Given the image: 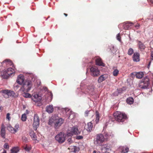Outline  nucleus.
<instances>
[{
  "instance_id": "17",
  "label": "nucleus",
  "mask_w": 153,
  "mask_h": 153,
  "mask_svg": "<svg viewBox=\"0 0 153 153\" xmlns=\"http://www.w3.org/2000/svg\"><path fill=\"white\" fill-rule=\"evenodd\" d=\"M96 64L99 66H104L105 65L102 62L101 59L99 57H97L96 59Z\"/></svg>"
},
{
  "instance_id": "21",
  "label": "nucleus",
  "mask_w": 153,
  "mask_h": 153,
  "mask_svg": "<svg viewBox=\"0 0 153 153\" xmlns=\"http://www.w3.org/2000/svg\"><path fill=\"white\" fill-rule=\"evenodd\" d=\"M93 127V125L91 122H90L87 124L86 129L88 131H91Z\"/></svg>"
},
{
  "instance_id": "29",
  "label": "nucleus",
  "mask_w": 153,
  "mask_h": 153,
  "mask_svg": "<svg viewBox=\"0 0 153 153\" xmlns=\"http://www.w3.org/2000/svg\"><path fill=\"white\" fill-rule=\"evenodd\" d=\"M3 63H5L7 65H13L12 62L9 60H6L3 62Z\"/></svg>"
},
{
  "instance_id": "42",
  "label": "nucleus",
  "mask_w": 153,
  "mask_h": 153,
  "mask_svg": "<svg viewBox=\"0 0 153 153\" xmlns=\"http://www.w3.org/2000/svg\"><path fill=\"white\" fill-rule=\"evenodd\" d=\"M10 114L9 113H8L7 114L6 119H7L9 121L10 120Z\"/></svg>"
},
{
  "instance_id": "58",
  "label": "nucleus",
  "mask_w": 153,
  "mask_h": 153,
  "mask_svg": "<svg viewBox=\"0 0 153 153\" xmlns=\"http://www.w3.org/2000/svg\"><path fill=\"white\" fill-rule=\"evenodd\" d=\"M97 153H100V152H97Z\"/></svg>"
},
{
  "instance_id": "23",
  "label": "nucleus",
  "mask_w": 153,
  "mask_h": 153,
  "mask_svg": "<svg viewBox=\"0 0 153 153\" xmlns=\"http://www.w3.org/2000/svg\"><path fill=\"white\" fill-rule=\"evenodd\" d=\"M120 149L121 150L122 153H127L128 152L129 150L128 148L126 146L121 147Z\"/></svg>"
},
{
  "instance_id": "27",
  "label": "nucleus",
  "mask_w": 153,
  "mask_h": 153,
  "mask_svg": "<svg viewBox=\"0 0 153 153\" xmlns=\"http://www.w3.org/2000/svg\"><path fill=\"white\" fill-rule=\"evenodd\" d=\"M14 92L13 91H11L9 90L7 95L5 96V98H7L9 96H14Z\"/></svg>"
},
{
  "instance_id": "40",
  "label": "nucleus",
  "mask_w": 153,
  "mask_h": 153,
  "mask_svg": "<svg viewBox=\"0 0 153 153\" xmlns=\"http://www.w3.org/2000/svg\"><path fill=\"white\" fill-rule=\"evenodd\" d=\"M104 136L106 138H105V140L107 139L110 136H111V134H109L107 133H105V134Z\"/></svg>"
},
{
  "instance_id": "52",
  "label": "nucleus",
  "mask_w": 153,
  "mask_h": 153,
  "mask_svg": "<svg viewBox=\"0 0 153 153\" xmlns=\"http://www.w3.org/2000/svg\"><path fill=\"white\" fill-rule=\"evenodd\" d=\"M14 87H19V86H18V85H16V84H15V85H14Z\"/></svg>"
},
{
  "instance_id": "9",
  "label": "nucleus",
  "mask_w": 153,
  "mask_h": 153,
  "mask_svg": "<svg viewBox=\"0 0 153 153\" xmlns=\"http://www.w3.org/2000/svg\"><path fill=\"white\" fill-rule=\"evenodd\" d=\"M91 74L93 76H97L100 74V71L96 66H92L90 68Z\"/></svg>"
},
{
  "instance_id": "53",
  "label": "nucleus",
  "mask_w": 153,
  "mask_h": 153,
  "mask_svg": "<svg viewBox=\"0 0 153 153\" xmlns=\"http://www.w3.org/2000/svg\"><path fill=\"white\" fill-rule=\"evenodd\" d=\"M2 153H6V151L4 150L3 152H2Z\"/></svg>"
},
{
  "instance_id": "57",
  "label": "nucleus",
  "mask_w": 153,
  "mask_h": 153,
  "mask_svg": "<svg viewBox=\"0 0 153 153\" xmlns=\"http://www.w3.org/2000/svg\"><path fill=\"white\" fill-rule=\"evenodd\" d=\"M71 115L69 116V117L70 118H71Z\"/></svg>"
},
{
  "instance_id": "24",
  "label": "nucleus",
  "mask_w": 153,
  "mask_h": 153,
  "mask_svg": "<svg viewBox=\"0 0 153 153\" xmlns=\"http://www.w3.org/2000/svg\"><path fill=\"white\" fill-rule=\"evenodd\" d=\"M19 150V149L18 147H14L11 149V153H17Z\"/></svg>"
},
{
  "instance_id": "47",
  "label": "nucleus",
  "mask_w": 153,
  "mask_h": 153,
  "mask_svg": "<svg viewBox=\"0 0 153 153\" xmlns=\"http://www.w3.org/2000/svg\"><path fill=\"white\" fill-rule=\"evenodd\" d=\"M151 59L153 60V51L152 52L151 54Z\"/></svg>"
},
{
  "instance_id": "14",
  "label": "nucleus",
  "mask_w": 153,
  "mask_h": 153,
  "mask_svg": "<svg viewBox=\"0 0 153 153\" xmlns=\"http://www.w3.org/2000/svg\"><path fill=\"white\" fill-rule=\"evenodd\" d=\"M56 116L53 115L50 118L49 120L48 124L51 126L54 125V123H55V120H56Z\"/></svg>"
},
{
  "instance_id": "3",
  "label": "nucleus",
  "mask_w": 153,
  "mask_h": 153,
  "mask_svg": "<svg viewBox=\"0 0 153 153\" xmlns=\"http://www.w3.org/2000/svg\"><path fill=\"white\" fill-rule=\"evenodd\" d=\"M105 140V138L103 134H97L94 140V143L97 146H101Z\"/></svg>"
},
{
  "instance_id": "5",
  "label": "nucleus",
  "mask_w": 153,
  "mask_h": 153,
  "mask_svg": "<svg viewBox=\"0 0 153 153\" xmlns=\"http://www.w3.org/2000/svg\"><path fill=\"white\" fill-rule=\"evenodd\" d=\"M80 133L81 131L78 130L77 126H74L68 130L67 135L68 136H71L74 134H80Z\"/></svg>"
},
{
  "instance_id": "11",
  "label": "nucleus",
  "mask_w": 153,
  "mask_h": 153,
  "mask_svg": "<svg viewBox=\"0 0 153 153\" xmlns=\"http://www.w3.org/2000/svg\"><path fill=\"white\" fill-rule=\"evenodd\" d=\"M94 87L93 85L89 86L87 87L86 91L89 94L93 95L94 94Z\"/></svg>"
},
{
  "instance_id": "41",
  "label": "nucleus",
  "mask_w": 153,
  "mask_h": 153,
  "mask_svg": "<svg viewBox=\"0 0 153 153\" xmlns=\"http://www.w3.org/2000/svg\"><path fill=\"white\" fill-rule=\"evenodd\" d=\"M116 38H117V40H118L120 42L121 41V37L120 36L119 33H118L117 35L116 36Z\"/></svg>"
},
{
  "instance_id": "49",
  "label": "nucleus",
  "mask_w": 153,
  "mask_h": 153,
  "mask_svg": "<svg viewBox=\"0 0 153 153\" xmlns=\"http://www.w3.org/2000/svg\"><path fill=\"white\" fill-rule=\"evenodd\" d=\"M25 149L27 151H29L30 150V149L27 148V147H26Z\"/></svg>"
},
{
  "instance_id": "15",
  "label": "nucleus",
  "mask_w": 153,
  "mask_h": 153,
  "mask_svg": "<svg viewBox=\"0 0 153 153\" xmlns=\"http://www.w3.org/2000/svg\"><path fill=\"white\" fill-rule=\"evenodd\" d=\"M132 57L133 60L134 62H138L140 60V54L137 52L134 53Z\"/></svg>"
},
{
  "instance_id": "19",
  "label": "nucleus",
  "mask_w": 153,
  "mask_h": 153,
  "mask_svg": "<svg viewBox=\"0 0 153 153\" xmlns=\"http://www.w3.org/2000/svg\"><path fill=\"white\" fill-rule=\"evenodd\" d=\"M107 78V76L106 75H102L99 77L98 80V82L100 83L102 81L105 80Z\"/></svg>"
},
{
  "instance_id": "59",
  "label": "nucleus",
  "mask_w": 153,
  "mask_h": 153,
  "mask_svg": "<svg viewBox=\"0 0 153 153\" xmlns=\"http://www.w3.org/2000/svg\"><path fill=\"white\" fill-rule=\"evenodd\" d=\"M152 75H153V74H152Z\"/></svg>"
},
{
  "instance_id": "12",
  "label": "nucleus",
  "mask_w": 153,
  "mask_h": 153,
  "mask_svg": "<svg viewBox=\"0 0 153 153\" xmlns=\"http://www.w3.org/2000/svg\"><path fill=\"white\" fill-rule=\"evenodd\" d=\"M16 82L18 83L20 85H23L24 82V77L22 75H20L18 76Z\"/></svg>"
},
{
  "instance_id": "43",
  "label": "nucleus",
  "mask_w": 153,
  "mask_h": 153,
  "mask_svg": "<svg viewBox=\"0 0 153 153\" xmlns=\"http://www.w3.org/2000/svg\"><path fill=\"white\" fill-rule=\"evenodd\" d=\"M4 148H5V149H8L9 148V145L7 143H5L4 145Z\"/></svg>"
},
{
  "instance_id": "7",
  "label": "nucleus",
  "mask_w": 153,
  "mask_h": 153,
  "mask_svg": "<svg viewBox=\"0 0 153 153\" xmlns=\"http://www.w3.org/2000/svg\"><path fill=\"white\" fill-rule=\"evenodd\" d=\"M65 136L64 133L61 132L55 136V138L59 143H62L65 141Z\"/></svg>"
},
{
  "instance_id": "37",
  "label": "nucleus",
  "mask_w": 153,
  "mask_h": 153,
  "mask_svg": "<svg viewBox=\"0 0 153 153\" xmlns=\"http://www.w3.org/2000/svg\"><path fill=\"white\" fill-rule=\"evenodd\" d=\"M8 91H9V90H3L2 91V92L3 94V95L4 97H5V96H6V95H7Z\"/></svg>"
},
{
  "instance_id": "22",
  "label": "nucleus",
  "mask_w": 153,
  "mask_h": 153,
  "mask_svg": "<svg viewBox=\"0 0 153 153\" xmlns=\"http://www.w3.org/2000/svg\"><path fill=\"white\" fill-rule=\"evenodd\" d=\"M1 135L3 138H5V128L4 126H2L1 131Z\"/></svg>"
},
{
  "instance_id": "8",
  "label": "nucleus",
  "mask_w": 153,
  "mask_h": 153,
  "mask_svg": "<svg viewBox=\"0 0 153 153\" xmlns=\"http://www.w3.org/2000/svg\"><path fill=\"white\" fill-rule=\"evenodd\" d=\"M40 120L39 117L37 114H35L34 117L33 126L34 130H36L39 126Z\"/></svg>"
},
{
  "instance_id": "50",
  "label": "nucleus",
  "mask_w": 153,
  "mask_h": 153,
  "mask_svg": "<svg viewBox=\"0 0 153 153\" xmlns=\"http://www.w3.org/2000/svg\"><path fill=\"white\" fill-rule=\"evenodd\" d=\"M151 62H149V65H148V67H148V68H149V65H150V64H151Z\"/></svg>"
},
{
  "instance_id": "55",
  "label": "nucleus",
  "mask_w": 153,
  "mask_h": 153,
  "mask_svg": "<svg viewBox=\"0 0 153 153\" xmlns=\"http://www.w3.org/2000/svg\"><path fill=\"white\" fill-rule=\"evenodd\" d=\"M103 153H109V152H104Z\"/></svg>"
},
{
  "instance_id": "51",
  "label": "nucleus",
  "mask_w": 153,
  "mask_h": 153,
  "mask_svg": "<svg viewBox=\"0 0 153 153\" xmlns=\"http://www.w3.org/2000/svg\"><path fill=\"white\" fill-rule=\"evenodd\" d=\"M139 26H140V25H136L135 26V27H139Z\"/></svg>"
},
{
  "instance_id": "6",
  "label": "nucleus",
  "mask_w": 153,
  "mask_h": 153,
  "mask_svg": "<svg viewBox=\"0 0 153 153\" xmlns=\"http://www.w3.org/2000/svg\"><path fill=\"white\" fill-rule=\"evenodd\" d=\"M149 79L146 77L140 83L139 87L142 89H146L149 86Z\"/></svg>"
},
{
  "instance_id": "30",
  "label": "nucleus",
  "mask_w": 153,
  "mask_h": 153,
  "mask_svg": "<svg viewBox=\"0 0 153 153\" xmlns=\"http://www.w3.org/2000/svg\"><path fill=\"white\" fill-rule=\"evenodd\" d=\"M127 103L129 104H131L133 102V99L132 97H129L127 98L126 100Z\"/></svg>"
},
{
  "instance_id": "38",
  "label": "nucleus",
  "mask_w": 153,
  "mask_h": 153,
  "mask_svg": "<svg viewBox=\"0 0 153 153\" xmlns=\"http://www.w3.org/2000/svg\"><path fill=\"white\" fill-rule=\"evenodd\" d=\"M134 52V51L132 48H130L128 51V54L129 55H131Z\"/></svg>"
},
{
  "instance_id": "45",
  "label": "nucleus",
  "mask_w": 153,
  "mask_h": 153,
  "mask_svg": "<svg viewBox=\"0 0 153 153\" xmlns=\"http://www.w3.org/2000/svg\"><path fill=\"white\" fill-rule=\"evenodd\" d=\"M68 141L70 144L72 142V140L71 138V137H70L68 139Z\"/></svg>"
},
{
  "instance_id": "16",
  "label": "nucleus",
  "mask_w": 153,
  "mask_h": 153,
  "mask_svg": "<svg viewBox=\"0 0 153 153\" xmlns=\"http://www.w3.org/2000/svg\"><path fill=\"white\" fill-rule=\"evenodd\" d=\"M53 111V105H48L46 108V111L48 113H52Z\"/></svg>"
},
{
  "instance_id": "20",
  "label": "nucleus",
  "mask_w": 153,
  "mask_h": 153,
  "mask_svg": "<svg viewBox=\"0 0 153 153\" xmlns=\"http://www.w3.org/2000/svg\"><path fill=\"white\" fill-rule=\"evenodd\" d=\"M125 23V25H124V27L126 29H128L130 28L131 27L133 24L132 22H126Z\"/></svg>"
},
{
  "instance_id": "35",
  "label": "nucleus",
  "mask_w": 153,
  "mask_h": 153,
  "mask_svg": "<svg viewBox=\"0 0 153 153\" xmlns=\"http://www.w3.org/2000/svg\"><path fill=\"white\" fill-rule=\"evenodd\" d=\"M19 128V125L18 124H17L15 125L14 127L13 128L14 130L15 133L18 131Z\"/></svg>"
},
{
  "instance_id": "18",
  "label": "nucleus",
  "mask_w": 153,
  "mask_h": 153,
  "mask_svg": "<svg viewBox=\"0 0 153 153\" xmlns=\"http://www.w3.org/2000/svg\"><path fill=\"white\" fill-rule=\"evenodd\" d=\"M30 134L32 139L33 140H34L36 143H37L38 142V140H37L36 139L37 137L36 135L35 134L33 131H30Z\"/></svg>"
},
{
  "instance_id": "54",
  "label": "nucleus",
  "mask_w": 153,
  "mask_h": 153,
  "mask_svg": "<svg viewBox=\"0 0 153 153\" xmlns=\"http://www.w3.org/2000/svg\"><path fill=\"white\" fill-rule=\"evenodd\" d=\"M93 153H96V152L95 151H93Z\"/></svg>"
},
{
  "instance_id": "13",
  "label": "nucleus",
  "mask_w": 153,
  "mask_h": 153,
  "mask_svg": "<svg viewBox=\"0 0 153 153\" xmlns=\"http://www.w3.org/2000/svg\"><path fill=\"white\" fill-rule=\"evenodd\" d=\"M41 99L40 97L37 94H34L32 97V100L36 102L40 101Z\"/></svg>"
},
{
  "instance_id": "44",
  "label": "nucleus",
  "mask_w": 153,
  "mask_h": 153,
  "mask_svg": "<svg viewBox=\"0 0 153 153\" xmlns=\"http://www.w3.org/2000/svg\"><path fill=\"white\" fill-rule=\"evenodd\" d=\"M82 138L83 137L82 136H78L76 137V139L78 140L82 139Z\"/></svg>"
},
{
  "instance_id": "28",
  "label": "nucleus",
  "mask_w": 153,
  "mask_h": 153,
  "mask_svg": "<svg viewBox=\"0 0 153 153\" xmlns=\"http://www.w3.org/2000/svg\"><path fill=\"white\" fill-rule=\"evenodd\" d=\"M85 115L86 116H88V114H91V116H92L94 114V112L92 111H86L85 113Z\"/></svg>"
},
{
  "instance_id": "2",
  "label": "nucleus",
  "mask_w": 153,
  "mask_h": 153,
  "mask_svg": "<svg viewBox=\"0 0 153 153\" xmlns=\"http://www.w3.org/2000/svg\"><path fill=\"white\" fill-rule=\"evenodd\" d=\"M115 119L118 122H123L127 118L126 114L120 111H117L114 114Z\"/></svg>"
},
{
  "instance_id": "46",
  "label": "nucleus",
  "mask_w": 153,
  "mask_h": 153,
  "mask_svg": "<svg viewBox=\"0 0 153 153\" xmlns=\"http://www.w3.org/2000/svg\"><path fill=\"white\" fill-rule=\"evenodd\" d=\"M50 99H49L50 100V101H51L52 98V97H53V94H52L51 92L50 93Z\"/></svg>"
},
{
  "instance_id": "26",
  "label": "nucleus",
  "mask_w": 153,
  "mask_h": 153,
  "mask_svg": "<svg viewBox=\"0 0 153 153\" xmlns=\"http://www.w3.org/2000/svg\"><path fill=\"white\" fill-rule=\"evenodd\" d=\"M143 73L142 72H137L136 74V77L137 78L140 79L143 77Z\"/></svg>"
},
{
  "instance_id": "36",
  "label": "nucleus",
  "mask_w": 153,
  "mask_h": 153,
  "mask_svg": "<svg viewBox=\"0 0 153 153\" xmlns=\"http://www.w3.org/2000/svg\"><path fill=\"white\" fill-rule=\"evenodd\" d=\"M27 116L26 114H23L21 117V120L23 121H25L27 119Z\"/></svg>"
},
{
  "instance_id": "1",
  "label": "nucleus",
  "mask_w": 153,
  "mask_h": 153,
  "mask_svg": "<svg viewBox=\"0 0 153 153\" xmlns=\"http://www.w3.org/2000/svg\"><path fill=\"white\" fill-rule=\"evenodd\" d=\"M40 83V80H36L35 76H33L31 80H27L25 81L23 84L20 90L22 91L28 92L30 90L33 85L34 84L35 85H39Z\"/></svg>"
},
{
  "instance_id": "34",
  "label": "nucleus",
  "mask_w": 153,
  "mask_h": 153,
  "mask_svg": "<svg viewBox=\"0 0 153 153\" xmlns=\"http://www.w3.org/2000/svg\"><path fill=\"white\" fill-rule=\"evenodd\" d=\"M22 95L25 97L27 98H30L31 97L30 94L28 93L24 92L22 94Z\"/></svg>"
},
{
  "instance_id": "31",
  "label": "nucleus",
  "mask_w": 153,
  "mask_h": 153,
  "mask_svg": "<svg viewBox=\"0 0 153 153\" xmlns=\"http://www.w3.org/2000/svg\"><path fill=\"white\" fill-rule=\"evenodd\" d=\"M119 70L118 69H116L114 70V71L112 72V74L114 76H116L119 74Z\"/></svg>"
},
{
  "instance_id": "25",
  "label": "nucleus",
  "mask_w": 153,
  "mask_h": 153,
  "mask_svg": "<svg viewBox=\"0 0 153 153\" xmlns=\"http://www.w3.org/2000/svg\"><path fill=\"white\" fill-rule=\"evenodd\" d=\"M138 45L140 50L141 51H143L146 48L145 45L141 42H139Z\"/></svg>"
},
{
  "instance_id": "4",
  "label": "nucleus",
  "mask_w": 153,
  "mask_h": 153,
  "mask_svg": "<svg viewBox=\"0 0 153 153\" xmlns=\"http://www.w3.org/2000/svg\"><path fill=\"white\" fill-rule=\"evenodd\" d=\"M14 73V70L10 68H8L7 70H4L1 72L0 73V75L3 78L7 79L9 76L12 75Z\"/></svg>"
},
{
  "instance_id": "48",
  "label": "nucleus",
  "mask_w": 153,
  "mask_h": 153,
  "mask_svg": "<svg viewBox=\"0 0 153 153\" xmlns=\"http://www.w3.org/2000/svg\"><path fill=\"white\" fill-rule=\"evenodd\" d=\"M3 108L2 106H0V112H1L3 110Z\"/></svg>"
},
{
  "instance_id": "10",
  "label": "nucleus",
  "mask_w": 153,
  "mask_h": 153,
  "mask_svg": "<svg viewBox=\"0 0 153 153\" xmlns=\"http://www.w3.org/2000/svg\"><path fill=\"white\" fill-rule=\"evenodd\" d=\"M55 121L54 123V128L56 129H58L63 123L64 120L62 118H59L56 116Z\"/></svg>"
},
{
  "instance_id": "33",
  "label": "nucleus",
  "mask_w": 153,
  "mask_h": 153,
  "mask_svg": "<svg viewBox=\"0 0 153 153\" xmlns=\"http://www.w3.org/2000/svg\"><path fill=\"white\" fill-rule=\"evenodd\" d=\"M96 119L95 121L97 123L99 122V120L100 119L99 114L98 111H96Z\"/></svg>"
},
{
  "instance_id": "56",
  "label": "nucleus",
  "mask_w": 153,
  "mask_h": 153,
  "mask_svg": "<svg viewBox=\"0 0 153 153\" xmlns=\"http://www.w3.org/2000/svg\"><path fill=\"white\" fill-rule=\"evenodd\" d=\"M64 14L66 16H67V14L66 13H64Z\"/></svg>"
},
{
  "instance_id": "39",
  "label": "nucleus",
  "mask_w": 153,
  "mask_h": 153,
  "mask_svg": "<svg viewBox=\"0 0 153 153\" xmlns=\"http://www.w3.org/2000/svg\"><path fill=\"white\" fill-rule=\"evenodd\" d=\"M22 140L23 141L27 142L28 141L27 138L25 137L24 136L22 137Z\"/></svg>"
},
{
  "instance_id": "32",
  "label": "nucleus",
  "mask_w": 153,
  "mask_h": 153,
  "mask_svg": "<svg viewBox=\"0 0 153 153\" xmlns=\"http://www.w3.org/2000/svg\"><path fill=\"white\" fill-rule=\"evenodd\" d=\"M8 130L10 131L11 133L15 134L14 130L13 127L11 126H9L7 127Z\"/></svg>"
}]
</instances>
